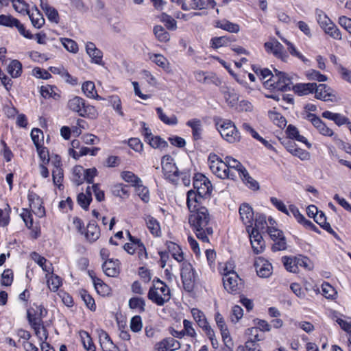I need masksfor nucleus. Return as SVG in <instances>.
I'll use <instances>...</instances> for the list:
<instances>
[{
	"instance_id": "63",
	"label": "nucleus",
	"mask_w": 351,
	"mask_h": 351,
	"mask_svg": "<svg viewBox=\"0 0 351 351\" xmlns=\"http://www.w3.org/2000/svg\"><path fill=\"white\" fill-rule=\"evenodd\" d=\"M267 227V221L266 218L264 215H260L256 216L254 221V227L252 225V229L256 230V231L259 232L265 230Z\"/></svg>"
},
{
	"instance_id": "8",
	"label": "nucleus",
	"mask_w": 351,
	"mask_h": 351,
	"mask_svg": "<svg viewBox=\"0 0 351 351\" xmlns=\"http://www.w3.org/2000/svg\"><path fill=\"white\" fill-rule=\"evenodd\" d=\"M305 119L313 124L320 134L332 137L336 145H339L343 143V141L339 138V136L335 134L332 130L328 127L322 120L315 114L308 112L306 114Z\"/></svg>"
},
{
	"instance_id": "42",
	"label": "nucleus",
	"mask_w": 351,
	"mask_h": 351,
	"mask_svg": "<svg viewBox=\"0 0 351 351\" xmlns=\"http://www.w3.org/2000/svg\"><path fill=\"white\" fill-rule=\"evenodd\" d=\"M232 41H234V39L226 36L215 37L211 39V47L214 49H218L223 46H227Z\"/></svg>"
},
{
	"instance_id": "26",
	"label": "nucleus",
	"mask_w": 351,
	"mask_h": 351,
	"mask_svg": "<svg viewBox=\"0 0 351 351\" xmlns=\"http://www.w3.org/2000/svg\"><path fill=\"white\" fill-rule=\"evenodd\" d=\"M100 236V230L95 221H91L87 225L85 237L90 242H95Z\"/></svg>"
},
{
	"instance_id": "6",
	"label": "nucleus",
	"mask_w": 351,
	"mask_h": 351,
	"mask_svg": "<svg viewBox=\"0 0 351 351\" xmlns=\"http://www.w3.org/2000/svg\"><path fill=\"white\" fill-rule=\"evenodd\" d=\"M274 75L265 82V86L273 89L287 91L292 88L291 78L285 73L274 69Z\"/></svg>"
},
{
	"instance_id": "14",
	"label": "nucleus",
	"mask_w": 351,
	"mask_h": 351,
	"mask_svg": "<svg viewBox=\"0 0 351 351\" xmlns=\"http://www.w3.org/2000/svg\"><path fill=\"white\" fill-rule=\"evenodd\" d=\"M191 314L199 326L205 331L208 337L212 339V337L214 336V330L209 325L204 313L198 308H193L191 309Z\"/></svg>"
},
{
	"instance_id": "49",
	"label": "nucleus",
	"mask_w": 351,
	"mask_h": 351,
	"mask_svg": "<svg viewBox=\"0 0 351 351\" xmlns=\"http://www.w3.org/2000/svg\"><path fill=\"white\" fill-rule=\"evenodd\" d=\"M121 176L123 180L134 186L142 182L141 180L132 171H123Z\"/></svg>"
},
{
	"instance_id": "17",
	"label": "nucleus",
	"mask_w": 351,
	"mask_h": 351,
	"mask_svg": "<svg viewBox=\"0 0 351 351\" xmlns=\"http://www.w3.org/2000/svg\"><path fill=\"white\" fill-rule=\"evenodd\" d=\"M28 200L32 212L38 217H44L45 210L43 206V202L40 197L37 194L32 192L28 194Z\"/></svg>"
},
{
	"instance_id": "10",
	"label": "nucleus",
	"mask_w": 351,
	"mask_h": 351,
	"mask_svg": "<svg viewBox=\"0 0 351 351\" xmlns=\"http://www.w3.org/2000/svg\"><path fill=\"white\" fill-rule=\"evenodd\" d=\"M161 165L164 176L172 183H176L179 180L180 172L173 162V158L165 155L162 158Z\"/></svg>"
},
{
	"instance_id": "9",
	"label": "nucleus",
	"mask_w": 351,
	"mask_h": 351,
	"mask_svg": "<svg viewBox=\"0 0 351 351\" xmlns=\"http://www.w3.org/2000/svg\"><path fill=\"white\" fill-rule=\"evenodd\" d=\"M197 277L192 265L189 262L183 261L181 268V278L184 289L186 291L191 292L194 289Z\"/></svg>"
},
{
	"instance_id": "4",
	"label": "nucleus",
	"mask_w": 351,
	"mask_h": 351,
	"mask_svg": "<svg viewBox=\"0 0 351 351\" xmlns=\"http://www.w3.org/2000/svg\"><path fill=\"white\" fill-rule=\"evenodd\" d=\"M225 162H226L228 169L234 172V173H237L249 188L253 190H257L259 188L258 183L250 176L245 168L243 167L239 161L231 156H226L225 158Z\"/></svg>"
},
{
	"instance_id": "16",
	"label": "nucleus",
	"mask_w": 351,
	"mask_h": 351,
	"mask_svg": "<svg viewBox=\"0 0 351 351\" xmlns=\"http://www.w3.org/2000/svg\"><path fill=\"white\" fill-rule=\"evenodd\" d=\"M247 233L254 252L256 254L262 253L265 250V245L261 233L254 229H252V230H250Z\"/></svg>"
},
{
	"instance_id": "5",
	"label": "nucleus",
	"mask_w": 351,
	"mask_h": 351,
	"mask_svg": "<svg viewBox=\"0 0 351 351\" xmlns=\"http://www.w3.org/2000/svg\"><path fill=\"white\" fill-rule=\"evenodd\" d=\"M216 127L221 137L230 143L240 141L241 135L234 123L230 120L219 119L216 122Z\"/></svg>"
},
{
	"instance_id": "41",
	"label": "nucleus",
	"mask_w": 351,
	"mask_h": 351,
	"mask_svg": "<svg viewBox=\"0 0 351 351\" xmlns=\"http://www.w3.org/2000/svg\"><path fill=\"white\" fill-rule=\"evenodd\" d=\"M47 285L51 291H56L62 285L61 278L57 276L51 274L50 276L46 274Z\"/></svg>"
},
{
	"instance_id": "32",
	"label": "nucleus",
	"mask_w": 351,
	"mask_h": 351,
	"mask_svg": "<svg viewBox=\"0 0 351 351\" xmlns=\"http://www.w3.org/2000/svg\"><path fill=\"white\" fill-rule=\"evenodd\" d=\"M82 90L86 97L93 99H101L95 90V84L91 81L85 82L82 86Z\"/></svg>"
},
{
	"instance_id": "46",
	"label": "nucleus",
	"mask_w": 351,
	"mask_h": 351,
	"mask_svg": "<svg viewBox=\"0 0 351 351\" xmlns=\"http://www.w3.org/2000/svg\"><path fill=\"white\" fill-rule=\"evenodd\" d=\"M269 117L273 123L280 128H283L287 125L286 119L280 113L276 112H269Z\"/></svg>"
},
{
	"instance_id": "3",
	"label": "nucleus",
	"mask_w": 351,
	"mask_h": 351,
	"mask_svg": "<svg viewBox=\"0 0 351 351\" xmlns=\"http://www.w3.org/2000/svg\"><path fill=\"white\" fill-rule=\"evenodd\" d=\"M67 108L80 117L96 118L97 112L94 106L86 104L85 100L78 96H74L67 102Z\"/></svg>"
},
{
	"instance_id": "39",
	"label": "nucleus",
	"mask_w": 351,
	"mask_h": 351,
	"mask_svg": "<svg viewBox=\"0 0 351 351\" xmlns=\"http://www.w3.org/2000/svg\"><path fill=\"white\" fill-rule=\"evenodd\" d=\"M216 26L231 33H237L240 30V27L238 24L226 20L217 22Z\"/></svg>"
},
{
	"instance_id": "7",
	"label": "nucleus",
	"mask_w": 351,
	"mask_h": 351,
	"mask_svg": "<svg viewBox=\"0 0 351 351\" xmlns=\"http://www.w3.org/2000/svg\"><path fill=\"white\" fill-rule=\"evenodd\" d=\"M209 167L212 172L221 179L235 177L234 172L228 169L226 162L219 158L216 154H210L208 157Z\"/></svg>"
},
{
	"instance_id": "50",
	"label": "nucleus",
	"mask_w": 351,
	"mask_h": 351,
	"mask_svg": "<svg viewBox=\"0 0 351 351\" xmlns=\"http://www.w3.org/2000/svg\"><path fill=\"white\" fill-rule=\"evenodd\" d=\"M84 169L82 166H75L73 170V181L80 185L84 181Z\"/></svg>"
},
{
	"instance_id": "38",
	"label": "nucleus",
	"mask_w": 351,
	"mask_h": 351,
	"mask_svg": "<svg viewBox=\"0 0 351 351\" xmlns=\"http://www.w3.org/2000/svg\"><path fill=\"white\" fill-rule=\"evenodd\" d=\"M7 71L12 77H18L22 73V64L19 60H14L9 64Z\"/></svg>"
},
{
	"instance_id": "22",
	"label": "nucleus",
	"mask_w": 351,
	"mask_h": 351,
	"mask_svg": "<svg viewBox=\"0 0 351 351\" xmlns=\"http://www.w3.org/2000/svg\"><path fill=\"white\" fill-rule=\"evenodd\" d=\"M102 269L106 276L116 277L119 274V261L108 259L102 265Z\"/></svg>"
},
{
	"instance_id": "47",
	"label": "nucleus",
	"mask_w": 351,
	"mask_h": 351,
	"mask_svg": "<svg viewBox=\"0 0 351 351\" xmlns=\"http://www.w3.org/2000/svg\"><path fill=\"white\" fill-rule=\"evenodd\" d=\"M145 220L147 226L150 230L151 233L155 236H158L160 231V228L157 220L151 216H148Z\"/></svg>"
},
{
	"instance_id": "27",
	"label": "nucleus",
	"mask_w": 351,
	"mask_h": 351,
	"mask_svg": "<svg viewBox=\"0 0 351 351\" xmlns=\"http://www.w3.org/2000/svg\"><path fill=\"white\" fill-rule=\"evenodd\" d=\"M316 87V83H300L293 85L292 89L299 95H306L312 93Z\"/></svg>"
},
{
	"instance_id": "57",
	"label": "nucleus",
	"mask_w": 351,
	"mask_h": 351,
	"mask_svg": "<svg viewBox=\"0 0 351 351\" xmlns=\"http://www.w3.org/2000/svg\"><path fill=\"white\" fill-rule=\"evenodd\" d=\"M80 295L86 306L91 311H95L96 308L94 299L92 296L85 290L80 291Z\"/></svg>"
},
{
	"instance_id": "18",
	"label": "nucleus",
	"mask_w": 351,
	"mask_h": 351,
	"mask_svg": "<svg viewBox=\"0 0 351 351\" xmlns=\"http://www.w3.org/2000/svg\"><path fill=\"white\" fill-rule=\"evenodd\" d=\"M257 274L261 278H268L272 274V265L263 258L258 257L254 263Z\"/></svg>"
},
{
	"instance_id": "13",
	"label": "nucleus",
	"mask_w": 351,
	"mask_h": 351,
	"mask_svg": "<svg viewBox=\"0 0 351 351\" xmlns=\"http://www.w3.org/2000/svg\"><path fill=\"white\" fill-rule=\"evenodd\" d=\"M267 52L273 53L276 58L286 62L288 59L287 53L284 51V47L276 39H272L266 42L264 45Z\"/></svg>"
},
{
	"instance_id": "24",
	"label": "nucleus",
	"mask_w": 351,
	"mask_h": 351,
	"mask_svg": "<svg viewBox=\"0 0 351 351\" xmlns=\"http://www.w3.org/2000/svg\"><path fill=\"white\" fill-rule=\"evenodd\" d=\"M202 199L203 197H200L195 191L190 190L188 191L186 204L189 210L193 212L199 209L198 206Z\"/></svg>"
},
{
	"instance_id": "55",
	"label": "nucleus",
	"mask_w": 351,
	"mask_h": 351,
	"mask_svg": "<svg viewBox=\"0 0 351 351\" xmlns=\"http://www.w3.org/2000/svg\"><path fill=\"white\" fill-rule=\"evenodd\" d=\"M280 38L285 44H287V45L288 46V51L292 56L297 57L298 58H299L305 63L308 62V59H306L301 53L296 50V49L291 42H289V40L284 38Z\"/></svg>"
},
{
	"instance_id": "48",
	"label": "nucleus",
	"mask_w": 351,
	"mask_h": 351,
	"mask_svg": "<svg viewBox=\"0 0 351 351\" xmlns=\"http://www.w3.org/2000/svg\"><path fill=\"white\" fill-rule=\"evenodd\" d=\"M154 33L160 42H167L170 39L169 34L161 25H156L154 27Z\"/></svg>"
},
{
	"instance_id": "36",
	"label": "nucleus",
	"mask_w": 351,
	"mask_h": 351,
	"mask_svg": "<svg viewBox=\"0 0 351 351\" xmlns=\"http://www.w3.org/2000/svg\"><path fill=\"white\" fill-rule=\"evenodd\" d=\"M156 110L158 118L165 124H167L169 125H175L178 123V118L176 115L171 114L170 117H168L163 112L162 109L160 107L157 108Z\"/></svg>"
},
{
	"instance_id": "35",
	"label": "nucleus",
	"mask_w": 351,
	"mask_h": 351,
	"mask_svg": "<svg viewBox=\"0 0 351 351\" xmlns=\"http://www.w3.org/2000/svg\"><path fill=\"white\" fill-rule=\"evenodd\" d=\"M56 90V88L51 85L42 86L40 87V94L45 99L53 98L55 100H58L60 95Z\"/></svg>"
},
{
	"instance_id": "54",
	"label": "nucleus",
	"mask_w": 351,
	"mask_h": 351,
	"mask_svg": "<svg viewBox=\"0 0 351 351\" xmlns=\"http://www.w3.org/2000/svg\"><path fill=\"white\" fill-rule=\"evenodd\" d=\"M145 302L142 298H132L129 300V306L131 308L138 309L139 312L145 311Z\"/></svg>"
},
{
	"instance_id": "21",
	"label": "nucleus",
	"mask_w": 351,
	"mask_h": 351,
	"mask_svg": "<svg viewBox=\"0 0 351 351\" xmlns=\"http://www.w3.org/2000/svg\"><path fill=\"white\" fill-rule=\"evenodd\" d=\"M98 336L101 347L104 351H116L118 348L114 344L109 335L104 330H98Z\"/></svg>"
},
{
	"instance_id": "58",
	"label": "nucleus",
	"mask_w": 351,
	"mask_h": 351,
	"mask_svg": "<svg viewBox=\"0 0 351 351\" xmlns=\"http://www.w3.org/2000/svg\"><path fill=\"white\" fill-rule=\"evenodd\" d=\"M136 192L140 198L144 202H148L149 200V195L148 189L143 186L141 183L138 184L136 186Z\"/></svg>"
},
{
	"instance_id": "44",
	"label": "nucleus",
	"mask_w": 351,
	"mask_h": 351,
	"mask_svg": "<svg viewBox=\"0 0 351 351\" xmlns=\"http://www.w3.org/2000/svg\"><path fill=\"white\" fill-rule=\"evenodd\" d=\"M11 208L8 204H5L3 208H0V226H6L10 222V213Z\"/></svg>"
},
{
	"instance_id": "29",
	"label": "nucleus",
	"mask_w": 351,
	"mask_h": 351,
	"mask_svg": "<svg viewBox=\"0 0 351 351\" xmlns=\"http://www.w3.org/2000/svg\"><path fill=\"white\" fill-rule=\"evenodd\" d=\"M27 14L29 15L32 24L34 27L40 29L45 24V19L36 8L33 9L32 11H29Z\"/></svg>"
},
{
	"instance_id": "28",
	"label": "nucleus",
	"mask_w": 351,
	"mask_h": 351,
	"mask_svg": "<svg viewBox=\"0 0 351 351\" xmlns=\"http://www.w3.org/2000/svg\"><path fill=\"white\" fill-rule=\"evenodd\" d=\"M286 132L287 136L290 138L295 139L299 142L304 143L308 149L311 147V144L307 141V139L304 136L300 134L299 131L296 127L292 125H289L287 127Z\"/></svg>"
},
{
	"instance_id": "19",
	"label": "nucleus",
	"mask_w": 351,
	"mask_h": 351,
	"mask_svg": "<svg viewBox=\"0 0 351 351\" xmlns=\"http://www.w3.org/2000/svg\"><path fill=\"white\" fill-rule=\"evenodd\" d=\"M180 348L178 341L173 337H168L158 342L155 345L156 351H174Z\"/></svg>"
},
{
	"instance_id": "51",
	"label": "nucleus",
	"mask_w": 351,
	"mask_h": 351,
	"mask_svg": "<svg viewBox=\"0 0 351 351\" xmlns=\"http://www.w3.org/2000/svg\"><path fill=\"white\" fill-rule=\"evenodd\" d=\"M60 42L64 48L69 52L76 53L78 51V45L75 41L70 38H61Z\"/></svg>"
},
{
	"instance_id": "11",
	"label": "nucleus",
	"mask_w": 351,
	"mask_h": 351,
	"mask_svg": "<svg viewBox=\"0 0 351 351\" xmlns=\"http://www.w3.org/2000/svg\"><path fill=\"white\" fill-rule=\"evenodd\" d=\"M234 265L230 263V271L228 273H224L223 277V283L224 288L232 293H235L239 290V281L241 280L239 278L238 274L234 270Z\"/></svg>"
},
{
	"instance_id": "62",
	"label": "nucleus",
	"mask_w": 351,
	"mask_h": 351,
	"mask_svg": "<svg viewBox=\"0 0 351 351\" xmlns=\"http://www.w3.org/2000/svg\"><path fill=\"white\" fill-rule=\"evenodd\" d=\"M14 10L22 14H27L29 12L28 5L23 0H12Z\"/></svg>"
},
{
	"instance_id": "45",
	"label": "nucleus",
	"mask_w": 351,
	"mask_h": 351,
	"mask_svg": "<svg viewBox=\"0 0 351 351\" xmlns=\"http://www.w3.org/2000/svg\"><path fill=\"white\" fill-rule=\"evenodd\" d=\"M282 263L286 269L292 273H298V269L296 265L297 257L284 256L282 258Z\"/></svg>"
},
{
	"instance_id": "43",
	"label": "nucleus",
	"mask_w": 351,
	"mask_h": 351,
	"mask_svg": "<svg viewBox=\"0 0 351 351\" xmlns=\"http://www.w3.org/2000/svg\"><path fill=\"white\" fill-rule=\"evenodd\" d=\"M315 221L329 233H335L329 223L326 221V217L323 212H319L314 218Z\"/></svg>"
},
{
	"instance_id": "20",
	"label": "nucleus",
	"mask_w": 351,
	"mask_h": 351,
	"mask_svg": "<svg viewBox=\"0 0 351 351\" xmlns=\"http://www.w3.org/2000/svg\"><path fill=\"white\" fill-rule=\"evenodd\" d=\"M86 51L91 58L92 62L99 65L103 64V53L100 49L96 47L93 43L88 42L86 44Z\"/></svg>"
},
{
	"instance_id": "52",
	"label": "nucleus",
	"mask_w": 351,
	"mask_h": 351,
	"mask_svg": "<svg viewBox=\"0 0 351 351\" xmlns=\"http://www.w3.org/2000/svg\"><path fill=\"white\" fill-rule=\"evenodd\" d=\"M322 291L323 295L328 299H335L337 294L335 289L328 282L322 285Z\"/></svg>"
},
{
	"instance_id": "53",
	"label": "nucleus",
	"mask_w": 351,
	"mask_h": 351,
	"mask_svg": "<svg viewBox=\"0 0 351 351\" xmlns=\"http://www.w3.org/2000/svg\"><path fill=\"white\" fill-rule=\"evenodd\" d=\"M152 147L158 148L160 149H165L168 146L167 143L162 139L160 136H152L147 141Z\"/></svg>"
},
{
	"instance_id": "59",
	"label": "nucleus",
	"mask_w": 351,
	"mask_h": 351,
	"mask_svg": "<svg viewBox=\"0 0 351 351\" xmlns=\"http://www.w3.org/2000/svg\"><path fill=\"white\" fill-rule=\"evenodd\" d=\"M324 32L328 34L330 37L334 39L341 40V34L335 24L332 22L330 23V25L326 27L324 30Z\"/></svg>"
},
{
	"instance_id": "2",
	"label": "nucleus",
	"mask_w": 351,
	"mask_h": 351,
	"mask_svg": "<svg viewBox=\"0 0 351 351\" xmlns=\"http://www.w3.org/2000/svg\"><path fill=\"white\" fill-rule=\"evenodd\" d=\"M147 297L149 300L157 305L163 306L171 298L170 289L160 279H154L153 285L149 290Z\"/></svg>"
},
{
	"instance_id": "37",
	"label": "nucleus",
	"mask_w": 351,
	"mask_h": 351,
	"mask_svg": "<svg viewBox=\"0 0 351 351\" xmlns=\"http://www.w3.org/2000/svg\"><path fill=\"white\" fill-rule=\"evenodd\" d=\"M92 200L90 187L88 186L86 193H81L77 195V202L84 209H88Z\"/></svg>"
},
{
	"instance_id": "40",
	"label": "nucleus",
	"mask_w": 351,
	"mask_h": 351,
	"mask_svg": "<svg viewBox=\"0 0 351 351\" xmlns=\"http://www.w3.org/2000/svg\"><path fill=\"white\" fill-rule=\"evenodd\" d=\"M168 250L169 252L171 254L172 256L178 261L182 262L184 261V254L182 252L180 246L174 243L170 242L168 244Z\"/></svg>"
},
{
	"instance_id": "1",
	"label": "nucleus",
	"mask_w": 351,
	"mask_h": 351,
	"mask_svg": "<svg viewBox=\"0 0 351 351\" xmlns=\"http://www.w3.org/2000/svg\"><path fill=\"white\" fill-rule=\"evenodd\" d=\"M210 215L206 208L200 207L191 212L189 222L197 238L204 243H209L208 236L212 235L213 230L209 226Z\"/></svg>"
},
{
	"instance_id": "12",
	"label": "nucleus",
	"mask_w": 351,
	"mask_h": 351,
	"mask_svg": "<svg viewBox=\"0 0 351 351\" xmlns=\"http://www.w3.org/2000/svg\"><path fill=\"white\" fill-rule=\"evenodd\" d=\"M195 192L200 197H204L209 195L212 191V186L209 180L202 174L197 175L193 181Z\"/></svg>"
},
{
	"instance_id": "23",
	"label": "nucleus",
	"mask_w": 351,
	"mask_h": 351,
	"mask_svg": "<svg viewBox=\"0 0 351 351\" xmlns=\"http://www.w3.org/2000/svg\"><path fill=\"white\" fill-rule=\"evenodd\" d=\"M220 90L223 95L226 102L230 106H234L239 101V95L234 88L226 85H223L221 86Z\"/></svg>"
},
{
	"instance_id": "56",
	"label": "nucleus",
	"mask_w": 351,
	"mask_h": 351,
	"mask_svg": "<svg viewBox=\"0 0 351 351\" xmlns=\"http://www.w3.org/2000/svg\"><path fill=\"white\" fill-rule=\"evenodd\" d=\"M280 38L285 44H287V45L288 46V51L292 56L297 57L298 58H299L305 63L308 62V59H306L301 53L296 50V49L291 42H289V40L284 38Z\"/></svg>"
},
{
	"instance_id": "64",
	"label": "nucleus",
	"mask_w": 351,
	"mask_h": 351,
	"mask_svg": "<svg viewBox=\"0 0 351 351\" xmlns=\"http://www.w3.org/2000/svg\"><path fill=\"white\" fill-rule=\"evenodd\" d=\"M160 20L165 23V25L168 29L175 30L177 29L176 21L171 16L163 13L161 15Z\"/></svg>"
},
{
	"instance_id": "15",
	"label": "nucleus",
	"mask_w": 351,
	"mask_h": 351,
	"mask_svg": "<svg viewBox=\"0 0 351 351\" xmlns=\"http://www.w3.org/2000/svg\"><path fill=\"white\" fill-rule=\"evenodd\" d=\"M240 218L246 226L247 232H250L254 222V212L252 208L246 203L242 204L239 207Z\"/></svg>"
},
{
	"instance_id": "33",
	"label": "nucleus",
	"mask_w": 351,
	"mask_h": 351,
	"mask_svg": "<svg viewBox=\"0 0 351 351\" xmlns=\"http://www.w3.org/2000/svg\"><path fill=\"white\" fill-rule=\"evenodd\" d=\"M40 6L43 10L45 12L48 19L53 23H58L59 20V16L58 11L53 7L50 6L47 3H44L41 1Z\"/></svg>"
},
{
	"instance_id": "61",
	"label": "nucleus",
	"mask_w": 351,
	"mask_h": 351,
	"mask_svg": "<svg viewBox=\"0 0 351 351\" xmlns=\"http://www.w3.org/2000/svg\"><path fill=\"white\" fill-rule=\"evenodd\" d=\"M317 23L323 30L328 27L330 25V23H332L328 16L322 11L317 12Z\"/></svg>"
},
{
	"instance_id": "34",
	"label": "nucleus",
	"mask_w": 351,
	"mask_h": 351,
	"mask_svg": "<svg viewBox=\"0 0 351 351\" xmlns=\"http://www.w3.org/2000/svg\"><path fill=\"white\" fill-rule=\"evenodd\" d=\"M149 58L164 70L167 71L169 69V61L163 55L160 53H149Z\"/></svg>"
},
{
	"instance_id": "25",
	"label": "nucleus",
	"mask_w": 351,
	"mask_h": 351,
	"mask_svg": "<svg viewBox=\"0 0 351 351\" xmlns=\"http://www.w3.org/2000/svg\"><path fill=\"white\" fill-rule=\"evenodd\" d=\"M315 90V96L317 99L324 100V101H331L332 99L330 97L332 96L330 88L327 86L326 84H320L319 85L316 84V87L314 89Z\"/></svg>"
},
{
	"instance_id": "30",
	"label": "nucleus",
	"mask_w": 351,
	"mask_h": 351,
	"mask_svg": "<svg viewBox=\"0 0 351 351\" xmlns=\"http://www.w3.org/2000/svg\"><path fill=\"white\" fill-rule=\"evenodd\" d=\"M186 125L192 129V134L194 140L202 138V125L199 119H193L186 122Z\"/></svg>"
},
{
	"instance_id": "60",
	"label": "nucleus",
	"mask_w": 351,
	"mask_h": 351,
	"mask_svg": "<svg viewBox=\"0 0 351 351\" xmlns=\"http://www.w3.org/2000/svg\"><path fill=\"white\" fill-rule=\"evenodd\" d=\"M296 265L298 270L300 267H304L307 270H311L313 267V264L311 260L308 258L302 256H297Z\"/></svg>"
},
{
	"instance_id": "31",
	"label": "nucleus",
	"mask_w": 351,
	"mask_h": 351,
	"mask_svg": "<svg viewBox=\"0 0 351 351\" xmlns=\"http://www.w3.org/2000/svg\"><path fill=\"white\" fill-rule=\"evenodd\" d=\"M216 2L214 0H191L189 8L193 10H203L214 8Z\"/></svg>"
}]
</instances>
